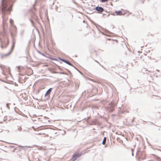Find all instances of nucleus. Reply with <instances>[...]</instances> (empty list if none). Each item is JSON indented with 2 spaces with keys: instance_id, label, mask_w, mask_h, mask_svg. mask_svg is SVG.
<instances>
[{
  "instance_id": "1",
  "label": "nucleus",
  "mask_w": 161,
  "mask_h": 161,
  "mask_svg": "<svg viewBox=\"0 0 161 161\" xmlns=\"http://www.w3.org/2000/svg\"><path fill=\"white\" fill-rule=\"evenodd\" d=\"M80 155H81L80 154H78L77 153H74L73 156V158L71 159V160L72 161H74L75 160L77 159V158L80 157Z\"/></svg>"
},
{
  "instance_id": "2",
  "label": "nucleus",
  "mask_w": 161,
  "mask_h": 161,
  "mask_svg": "<svg viewBox=\"0 0 161 161\" xmlns=\"http://www.w3.org/2000/svg\"><path fill=\"white\" fill-rule=\"evenodd\" d=\"M59 59L60 60L67 64L68 65H69L72 66V64L70 62H69V61H67V60H65V59H63L60 58H59Z\"/></svg>"
},
{
  "instance_id": "3",
  "label": "nucleus",
  "mask_w": 161,
  "mask_h": 161,
  "mask_svg": "<svg viewBox=\"0 0 161 161\" xmlns=\"http://www.w3.org/2000/svg\"><path fill=\"white\" fill-rule=\"evenodd\" d=\"M96 10L100 12H102L103 10V8L99 6H97L96 8Z\"/></svg>"
},
{
  "instance_id": "4",
  "label": "nucleus",
  "mask_w": 161,
  "mask_h": 161,
  "mask_svg": "<svg viewBox=\"0 0 161 161\" xmlns=\"http://www.w3.org/2000/svg\"><path fill=\"white\" fill-rule=\"evenodd\" d=\"M52 90V88H50L46 92L45 94V96H47V95H48L51 92Z\"/></svg>"
},
{
  "instance_id": "5",
  "label": "nucleus",
  "mask_w": 161,
  "mask_h": 161,
  "mask_svg": "<svg viewBox=\"0 0 161 161\" xmlns=\"http://www.w3.org/2000/svg\"><path fill=\"white\" fill-rule=\"evenodd\" d=\"M115 13L117 15L118 14H121L122 13V12L120 11H116Z\"/></svg>"
},
{
  "instance_id": "6",
  "label": "nucleus",
  "mask_w": 161,
  "mask_h": 161,
  "mask_svg": "<svg viewBox=\"0 0 161 161\" xmlns=\"http://www.w3.org/2000/svg\"><path fill=\"white\" fill-rule=\"evenodd\" d=\"M106 142V138L105 137H104L103 140L102 142V143L104 145L105 144Z\"/></svg>"
},
{
  "instance_id": "7",
  "label": "nucleus",
  "mask_w": 161,
  "mask_h": 161,
  "mask_svg": "<svg viewBox=\"0 0 161 161\" xmlns=\"http://www.w3.org/2000/svg\"><path fill=\"white\" fill-rule=\"evenodd\" d=\"M14 44L13 43V44L12 48H11V50H11L10 52L9 53H11L12 52V50H13V48H14Z\"/></svg>"
},
{
  "instance_id": "8",
  "label": "nucleus",
  "mask_w": 161,
  "mask_h": 161,
  "mask_svg": "<svg viewBox=\"0 0 161 161\" xmlns=\"http://www.w3.org/2000/svg\"><path fill=\"white\" fill-rule=\"evenodd\" d=\"M14 22L13 20L12 19H10V22L11 24H12Z\"/></svg>"
},
{
  "instance_id": "9",
  "label": "nucleus",
  "mask_w": 161,
  "mask_h": 161,
  "mask_svg": "<svg viewBox=\"0 0 161 161\" xmlns=\"http://www.w3.org/2000/svg\"><path fill=\"white\" fill-rule=\"evenodd\" d=\"M101 0V2H107V1H108V0Z\"/></svg>"
},
{
  "instance_id": "10",
  "label": "nucleus",
  "mask_w": 161,
  "mask_h": 161,
  "mask_svg": "<svg viewBox=\"0 0 161 161\" xmlns=\"http://www.w3.org/2000/svg\"><path fill=\"white\" fill-rule=\"evenodd\" d=\"M132 155H133V153H132Z\"/></svg>"
},
{
  "instance_id": "11",
  "label": "nucleus",
  "mask_w": 161,
  "mask_h": 161,
  "mask_svg": "<svg viewBox=\"0 0 161 161\" xmlns=\"http://www.w3.org/2000/svg\"><path fill=\"white\" fill-rule=\"evenodd\" d=\"M1 47H2V48L3 47V46H1Z\"/></svg>"
}]
</instances>
